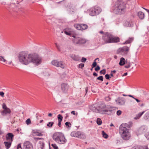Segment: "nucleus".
<instances>
[{
  "instance_id": "38",
  "label": "nucleus",
  "mask_w": 149,
  "mask_h": 149,
  "mask_svg": "<svg viewBox=\"0 0 149 149\" xmlns=\"http://www.w3.org/2000/svg\"><path fill=\"white\" fill-rule=\"evenodd\" d=\"M102 134L103 135V137L105 138H108V135L106 134L104 131H102Z\"/></svg>"
},
{
  "instance_id": "9",
  "label": "nucleus",
  "mask_w": 149,
  "mask_h": 149,
  "mask_svg": "<svg viewBox=\"0 0 149 149\" xmlns=\"http://www.w3.org/2000/svg\"><path fill=\"white\" fill-rule=\"evenodd\" d=\"M130 50V48L127 46L119 48L117 50V53L123 56L126 55Z\"/></svg>"
},
{
  "instance_id": "30",
  "label": "nucleus",
  "mask_w": 149,
  "mask_h": 149,
  "mask_svg": "<svg viewBox=\"0 0 149 149\" xmlns=\"http://www.w3.org/2000/svg\"><path fill=\"white\" fill-rule=\"evenodd\" d=\"M74 27L78 30H81V26L80 24H76L74 25Z\"/></svg>"
},
{
  "instance_id": "21",
  "label": "nucleus",
  "mask_w": 149,
  "mask_h": 149,
  "mask_svg": "<svg viewBox=\"0 0 149 149\" xmlns=\"http://www.w3.org/2000/svg\"><path fill=\"white\" fill-rule=\"evenodd\" d=\"M134 38L133 37H130L125 42L123 43L124 45L131 43L134 40Z\"/></svg>"
},
{
  "instance_id": "47",
  "label": "nucleus",
  "mask_w": 149,
  "mask_h": 149,
  "mask_svg": "<svg viewBox=\"0 0 149 149\" xmlns=\"http://www.w3.org/2000/svg\"><path fill=\"white\" fill-rule=\"evenodd\" d=\"M2 108L4 109H6L8 108L7 107L6 105L4 103L3 104H2Z\"/></svg>"
},
{
  "instance_id": "43",
  "label": "nucleus",
  "mask_w": 149,
  "mask_h": 149,
  "mask_svg": "<svg viewBox=\"0 0 149 149\" xmlns=\"http://www.w3.org/2000/svg\"><path fill=\"white\" fill-rule=\"evenodd\" d=\"M35 133L36 134V135L38 136H42L43 135V134L41 133L38 132H36Z\"/></svg>"
},
{
  "instance_id": "44",
  "label": "nucleus",
  "mask_w": 149,
  "mask_h": 149,
  "mask_svg": "<svg viewBox=\"0 0 149 149\" xmlns=\"http://www.w3.org/2000/svg\"><path fill=\"white\" fill-rule=\"evenodd\" d=\"M100 73L101 74H104L106 73V70L105 69H103L102 70H101L100 72Z\"/></svg>"
},
{
  "instance_id": "48",
  "label": "nucleus",
  "mask_w": 149,
  "mask_h": 149,
  "mask_svg": "<svg viewBox=\"0 0 149 149\" xmlns=\"http://www.w3.org/2000/svg\"><path fill=\"white\" fill-rule=\"evenodd\" d=\"M100 69V66L98 65H97L96 67L95 68V70L96 71H98Z\"/></svg>"
},
{
  "instance_id": "54",
  "label": "nucleus",
  "mask_w": 149,
  "mask_h": 149,
  "mask_svg": "<svg viewBox=\"0 0 149 149\" xmlns=\"http://www.w3.org/2000/svg\"><path fill=\"white\" fill-rule=\"evenodd\" d=\"M4 93L3 92H0V95L3 97L4 96Z\"/></svg>"
},
{
  "instance_id": "41",
  "label": "nucleus",
  "mask_w": 149,
  "mask_h": 149,
  "mask_svg": "<svg viewBox=\"0 0 149 149\" xmlns=\"http://www.w3.org/2000/svg\"><path fill=\"white\" fill-rule=\"evenodd\" d=\"M97 79L101 81H102L103 80V77L102 76H100L97 78Z\"/></svg>"
},
{
  "instance_id": "27",
  "label": "nucleus",
  "mask_w": 149,
  "mask_h": 149,
  "mask_svg": "<svg viewBox=\"0 0 149 149\" xmlns=\"http://www.w3.org/2000/svg\"><path fill=\"white\" fill-rule=\"evenodd\" d=\"M125 63V58L123 57H122L120 58V61L119 63V64L120 65H124Z\"/></svg>"
},
{
  "instance_id": "61",
  "label": "nucleus",
  "mask_w": 149,
  "mask_h": 149,
  "mask_svg": "<svg viewBox=\"0 0 149 149\" xmlns=\"http://www.w3.org/2000/svg\"><path fill=\"white\" fill-rule=\"evenodd\" d=\"M134 99L137 101V102H140V101L137 98H134Z\"/></svg>"
},
{
  "instance_id": "1",
  "label": "nucleus",
  "mask_w": 149,
  "mask_h": 149,
  "mask_svg": "<svg viewBox=\"0 0 149 149\" xmlns=\"http://www.w3.org/2000/svg\"><path fill=\"white\" fill-rule=\"evenodd\" d=\"M19 62L22 64L27 65L32 62L35 64L38 65L40 64L42 61L41 58L36 53L29 54L25 52L19 53L18 56Z\"/></svg>"
},
{
  "instance_id": "32",
  "label": "nucleus",
  "mask_w": 149,
  "mask_h": 149,
  "mask_svg": "<svg viewBox=\"0 0 149 149\" xmlns=\"http://www.w3.org/2000/svg\"><path fill=\"white\" fill-rule=\"evenodd\" d=\"M99 59L98 58H97L95 59L94 61L93 62L92 65V68H93L94 67H95L97 65V63L96 61V60Z\"/></svg>"
},
{
  "instance_id": "36",
  "label": "nucleus",
  "mask_w": 149,
  "mask_h": 149,
  "mask_svg": "<svg viewBox=\"0 0 149 149\" xmlns=\"http://www.w3.org/2000/svg\"><path fill=\"white\" fill-rule=\"evenodd\" d=\"M65 125H66V126L67 127H70L71 126V124L70 122H67L65 123Z\"/></svg>"
},
{
  "instance_id": "4",
  "label": "nucleus",
  "mask_w": 149,
  "mask_h": 149,
  "mask_svg": "<svg viewBox=\"0 0 149 149\" xmlns=\"http://www.w3.org/2000/svg\"><path fill=\"white\" fill-rule=\"evenodd\" d=\"M53 139L57 143L59 144H64L67 142L64 134L59 132L55 133L53 135Z\"/></svg>"
},
{
  "instance_id": "23",
  "label": "nucleus",
  "mask_w": 149,
  "mask_h": 149,
  "mask_svg": "<svg viewBox=\"0 0 149 149\" xmlns=\"http://www.w3.org/2000/svg\"><path fill=\"white\" fill-rule=\"evenodd\" d=\"M113 110L111 109H107L105 110L104 114H107V115H111L112 113Z\"/></svg>"
},
{
  "instance_id": "52",
  "label": "nucleus",
  "mask_w": 149,
  "mask_h": 149,
  "mask_svg": "<svg viewBox=\"0 0 149 149\" xmlns=\"http://www.w3.org/2000/svg\"><path fill=\"white\" fill-rule=\"evenodd\" d=\"M122 112L120 110H118L117 112V114L118 115H120L121 113Z\"/></svg>"
},
{
  "instance_id": "57",
  "label": "nucleus",
  "mask_w": 149,
  "mask_h": 149,
  "mask_svg": "<svg viewBox=\"0 0 149 149\" xmlns=\"http://www.w3.org/2000/svg\"><path fill=\"white\" fill-rule=\"evenodd\" d=\"M17 148V149H18L19 148H21V145L20 143H19L18 145Z\"/></svg>"
},
{
  "instance_id": "6",
  "label": "nucleus",
  "mask_w": 149,
  "mask_h": 149,
  "mask_svg": "<svg viewBox=\"0 0 149 149\" xmlns=\"http://www.w3.org/2000/svg\"><path fill=\"white\" fill-rule=\"evenodd\" d=\"M101 9L99 7L95 6L91 8L88 10L90 15L94 16L98 15L101 11Z\"/></svg>"
},
{
  "instance_id": "5",
  "label": "nucleus",
  "mask_w": 149,
  "mask_h": 149,
  "mask_svg": "<svg viewBox=\"0 0 149 149\" xmlns=\"http://www.w3.org/2000/svg\"><path fill=\"white\" fill-rule=\"evenodd\" d=\"M103 37L105 43L117 42L120 41V39L118 37H114L107 32L105 33Z\"/></svg>"
},
{
  "instance_id": "24",
  "label": "nucleus",
  "mask_w": 149,
  "mask_h": 149,
  "mask_svg": "<svg viewBox=\"0 0 149 149\" xmlns=\"http://www.w3.org/2000/svg\"><path fill=\"white\" fill-rule=\"evenodd\" d=\"M131 149H148V148L147 146H145L144 147L136 146L133 147Z\"/></svg>"
},
{
  "instance_id": "55",
  "label": "nucleus",
  "mask_w": 149,
  "mask_h": 149,
  "mask_svg": "<svg viewBox=\"0 0 149 149\" xmlns=\"http://www.w3.org/2000/svg\"><path fill=\"white\" fill-rule=\"evenodd\" d=\"M130 67V63H129L128 65H126L125 67L126 68H128Z\"/></svg>"
},
{
  "instance_id": "59",
  "label": "nucleus",
  "mask_w": 149,
  "mask_h": 149,
  "mask_svg": "<svg viewBox=\"0 0 149 149\" xmlns=\"http://www.w3.org/2000/svg\"><path fill=\"white\" fill-rule=\"evenodd\" d=\"M61 122L58 121V126H59L60 127L61 126Z\"/></svg>"
},
{
  "instance_id": "13",
  "label": "nucleus",
  "mask_w": 149,
  "mask_h": 149,
  "mask_svg": "<svg viewBox=\"0 0 149 149\" xmlns=\"http://www.w3.org/2000/svg\"><path fill=\"white\" fill-rule=\"evenodd\" d=\"M23 148L24 149H33L32 145L29 141H26L24 143Z\"/></svg>"
},
{
  "instance_id": "15",
  "label": "nucleus",
  "mask_w": 149,
  "mask_h": 149,
  "mask_svg": "<svg viewBox=\"0 0 149 149\" xmlns=\"http://www.w3.org/2000/svg\"><path fill=\"white\" fill-rule=\"evenodd\" d=\"M6 139L8 141L12 142L14 138V135L12 133H8L6 136Z\"/></svg>"
},
{
  "instance_id": "2",
  "label": "nucleus",
  "mask_w": 149,
  "mask_h": 149,
  "mask_svg": "<svg viewBox=\"0 0 149 149\" xmlns=\"http://www.w3.org/2000/svg\"><path fill=\"white\" fill-rule=\"evenodd\" d=\"M132 126L131 122L128 123H123L119 127V133L121 137L125 140H127L130 138V134L129 132V129Z\"/></svg>"
},
{
  "instance_id": "39",
  "label": "nucleus",
  "mask_w": 149,
  "mask_h": 149,
  "mask_svg": "<svg viewBox=\"0 0 149 149\" xmlns=\"http://www.w3.org/2000/svg\"><path fill=\"white\" fill-rule=\"evenodd\" d=\"M26 123L27 125H29L31 123V120L30 118H28L27 119L26 121Z\"/></svg>"
},
{
  "instance_id": "42",
  "label": "nucleus",
  "mask_w": 149,
  "mask_h": 149,
  "mask_svg": "<svg viewBox=\"0 0 149 149\" xmlns=\"http://www.w3.org/2000/svg\"><path fill=\"white\" fill-rule=\"evenodd\" d=\"M44 74L45 76L47 77H49L50 75V74L48 72H44Z\"/></svg>"
},
{
  "instance_id": "60",
  "label": "nucleus",
  "mask_w": 149,
  "mask_h": 149,
  "mask_svg": "<svg viewBox=\"0 0 149 149\" xmlns=\"http://www.w3.org/2000/svg\"><path fill=\"white\" fill-rule=\"evenodd\" d=\"M93 75L94 76H97V73L95 72H94L93 74Z\"/></svg>"
},
{
  "instance_id": "22",
  "label": "nucleus",
  "mask_w": 149,
  "mask_h": 149,
  "mask_svg": "<svg viewBox=\"0 0 149 149\" xmlns=\"http://www.w3.org/2000/svg\"><path fill=\"white\" fill-rule=\"evenodd\" d=\"M11 143L12 142H11L4 141L3 143L5 145L6 148L7 149H8L10 147Z\"/></svg>"
},
{
  "instance_id": "20",
  "label": "nucleus",
  "mask_w": 149,
  "mask_h": 149,
  "mask_svg": "<svg viewBox=\"0 0 149 149\" xmlns=\"http://www.w3.org/2000/svg\"><path fill=\"white\" fill-rule=\"evenodd\" d=\"M11 112V111L10 109L7 108L6 109H4L1 112V114L3 115H6L7 114L10 113Z\"/></svg>"
},
{
  "instance_id": "28",
  "label": "nucleus",
  "mask_w": 149,
  "mask_h": 149,
  "mask_svg": "<svg viewBox=\"0 0 149 149\" xmlns=\"http://www.w3.org/2000/svg\"><path fill=\"white\" fill-rule=\"evenodd\" d=\"M81 26V30H83L87 29L88 26L85 24H80Z\"/></svg>"
},
{
  "instance_id": "16",
  "label": "nucleus",
  "mask_w": 149,
  "mask_h": 149,
  "mask_svg": "<svg viewBox=\"0 0 149 149\" xmlns=\"http://www.w3.org/2000/svg\"><path fill=\"white\" fill-rule=\"evenodd\" d=\"M45 145L43 140L40 141L38 146V149H44Z\"/></svg>"
},
{
  "instance_id": "7",
  "label": "nucleus",
  "mask_w": 149,
  "mask_h": 149,
  "mask_svg": "<svg viewBox=\"0 0 149 149\" xmlns=\"http://www.w3.org/2000/svg\"><path fill=\"white\" fill-rule=\"evenodd\" d=\"M74 38L72 40V41L75 45H80L84 44L86 43L87 40L84 38H81L79 37H76L75 36H72Z\"/></svg>"
},
{
  "instance_id": "50",
  "label": "nucleus",
  "mask_w": 149,
  "mask_h": 149,
  "mask_svg": "<svg viewBox=\"0 0 149 149\" xmlns=\"http://www.w3.org/2000/svg\"><path fill=\"white\" fill-rule=\"evenodd\" d=\"M105 99V100L107 101H110L111 100V98L109 96L106 97Z\"/></svg>"
},
{
  "instance_id": "3",
  "label": "nucleus",
  "mask_w": 149,
  "mask_h": 149,
  "mask_svg": "<svg viewBox=\"0 0 149 149\" xmlns=\"http://www.w3.org/2000/svg\"><path fill=\"white\" fill-rule=\"evenodd\" d=\"M126 9L125 3L122 0H118L115 3L113 11L115 14L120 15L125 13Z\"/></svg>"
},
{
  "instance_id": "18",
  "label": "nucleus",
  "mask_w": 149,
  "mask_h": 149,
  "mask_svg": "<svg viewBox=\"0 0 149 149\" xmlns=\"http://www.w3.org/2000/svg\"><path fill=\"white\" fill-rule=\"evenodd\" d=\"M73 31L72 30L69 28H67L65 29L64 31V32L66 35H68L70 36L71 35V33Z\"/></svg>"
},
{
  "instance_id": "29",
  "label": "nucleus",
  "mask_w": 149,
  "mask_h": 149,
  "mask_svg": "<svg viewBox=\"0 0 149 149\" xmlns=\"http://www.w3.org/2000/svg\"><path fill=\"white\" fill-rule=\"evenodd\" d=\"M71 58L73 60L77 61H79L80 60L79 57L78 56L75 55H72Z\"/></svg>"
},
{
  "instance_id": "45",
  "label": "nucleus",
  "mask_w": 149,
  "mask_h": 149,
  "mask_svg": "<svg viewBox=\"0 0 149 149\" xmlns=\"http://www.w3.org/2000/svg\"><path fill=\"white\" fill-rule=\"evenodd\" d=\"M105 78L107 79H109L110 78H111V77L108 74H107L105 75Z\"/></svg>"
},
{
  "instance_id": "40",
  "label": "nucleus",
  "mask_w": 149,
  "mask_h": 149,
  "mask_svg": "<svg viewBox=\"0 0 149 149\" xmlns=\"http://www.w3.org/2000/svg\"><path fill=\"white\" fill-rule=\"evenodd\" d=\"M52 146L53 149H58V148L56 145L55 144H52Z\"/></svg>"
},
{
  "instance_id": "17",
  "label": "nucleus",
  "mask_w": 149,
  "mask_h": 149,
  "mask_svg": "<svg viewBox=\"0 0 149 149\" xmlns=\"http://www.w3.org/2000/svg\"><path fill=\"white\" fill-rule=\"evenodd\" d=\"M90 109L94 112L98 113V107L96 104H93L90 107Z\"/></svg>"
},
{
  "instance_id": "46",
  "label": "nucleus",
  "mask_w": 149,
  "mask_h": 149,
  "mask_svg": "<svg viewBox=\"0 0 149 149\" xmlns=\"http://www.w3.org/2000/svg\"><path fill=\"white\" fill-rule=\"evenodd\" d=\"M148 117H149V113H147L145 114L144 118L145 119H148Z\"/></svg>"
},
{
  "instance_id": "19",
  "label": "nucleus",
  "mask_w": 149,
  "mask_h": 149,
  "mask_svg": "<svg viewBox=\"0 0 149 149\" xmlns=\"http://www.w3.org/2000/svg\"><path fill=\"white\" fill-rule=\"evenodd\" d=\"M116 101L117 104L120 105H123L125 102L124 99L123 98L116 100Z\"/></svg>"
},
{
  "instance_id": "34",
  "label": "nucleus",
  "mask_w": 149,
  "mask_h": 149,
  "mask_svg": "<svg viewBox=\"0 0 149 149\" xmlns=\"http://www.w3.org/2000/svg\"><path fill=\"white\" fill-rule=\"evenodd\" d=\"M54 124V123L52 122H49L47 125V126L48 127H49L51 128L52 127L53 125Z\"/></svg>"
},
{
  "instance_id": "37",
  "label": "nucleus",
  "mask_w": 149,
  "mask_h": 149,
  "mask_svg": "<svg viewBox=\"0 0 149 149\" xmlns=\"http://www.w3.org/2000/svg\"><path fill=\"white\" fill-rule=\"evenodd\" d=\"M0 61L3 62H6L7 61L5 60L4 58L2 56H0Z\"/></svg>"
},
{
  "instance_id": "26",
  "label": "nucleus",
  "mask_w": 149,
  "mask_h": 149,
  "mask_svg": "<svg viewBox=\"0 0 149 149\" xmlns=\"http://www.w3.org/2000/svg\"><path fill=\"white\" fill-rule=\"evenodd\" d=\"M138 15L141 19H143L144 17V14L141 11H139L138 13Z\"/></svg>"
},
{
  "instance_id": "49",
  "label": "nucleus",
  "mask_w": 149,
  "mask_h": 149,
  "mask_svg": "<svg viewBox=\"0 0 149 149\" xmlns=\"http://www.w3.org/2000/svg\"><path fill=\"white\" fill-rule=\"evenodd\" d=\"M84 66V64L83 63H81L79 65V68H82Z\"/></svg>"
},
{
  "instance_id": "8",
  "label": "nucleus",
  "mask_w": 149,
  "mask_h": 149,
  "mask_svg": "<svg viewBox=\"0 0 149 149\" xmlns=\"http://www.w3.org/2000/svg\"><path fill=\"white\" fill-rule=\"evenodd\" d=\"M72 136L78 137L79 138L84 139L86 138V136L83 132L80 131H73L70 134Z\"/></svg>"
},
{
  "instance_id": "25",
  "label": "nucleus",
  "mask_w": 149,
  "mask_h": 149,
  "mask_svg": "<svg viewBox=\"0 0 149 149\" xmlns=\"http://www.w3.org/2000/svg\"><path fill=\"white\" fill-rule=\"evenodd\" d=\"M145 111H143L142 112L139 113L138 114L136 115V117L134 118L135 119H138L142 115L145 113Z\"/></svg>"
},
{
  "instance_id": "10",
  "label": "nucleus",
  "mask_w": 149,
  "mask_h": 149,
  "mask_svg": "<svg viewBox=\"0 0 149 149\" xmlns=\"http://www.w3.org/2000/svg\"><path fill=\"white\" fill-rule=\"evenodd\" d=\"M52 64L55 66L60 67L62 68H64L65 67V65L62 61H58L56 60H54L52 61Z\"/></svg>"
},
{
  "instance_id": "56",
  "label": "nucleus",
  "mask_w": 149,
  "mask_h": 149,
  "mask_svg": "<svg viewBox=\"0 0 149 149\" xmlns=\"http://www.w3.org/2000/svg\"><path fill=\"white\" fill-rule=\"evenodd\" d=\"M34 139L36 141H37L40 139H43L42 138H35Z\"/></svg>"
},
{
  "instance_id": "63",
  "label": "nucleus",
  "mask_w": 149,
  "mask_h": 149,
  "mask_svg": "<svg viewBox=\"0 0 149 149\" xmlns=\"http://www.w3.org/2000/svg\"><path fill=\"white\" fill-rule=\"evenodd\" d=\"M127 72L125 73L124 74H123V76H126L127 75Z\"/></svg>"
},
{
  "instance_id": "64",
  "label": "nucleus",
  "mask_w": 149,
  "mask_h": 149,
  "mask_svg": "<svg viewBox=\"0 0 149 149\" xmlns=\"http://www.w3.org/2000/svg\"><path fill=\"white\" fill-rule=\"evenodd\" d=\"M69 117L68 114L66 113V116H65V118H68Z\"/></svg>"
},
{
  "instance_id": "51",
  "label": "nucleus",
  "mask_w": 149,
  "mask_h": 149,
  "mask_svg": "<svg viewBox=\"0 0 149 149\" xmlns=\"http://www.w3.org/2000/svg\"><path fill=\"white\" fill-rule=\"evenodd\" d=\"M86 58L83 57L81 59V61L82 62H84L86 61Z\"/></svg>"
},
{
  "instance_id": "12",
  "label": "nucleus",
  "mask_w": 149,
  "mask_h": 149,
  "mask_svg": "<svg viewBox=\"0 0 149 149\" xmlns=\"http://www.w3.org/2000/svg\"><path fill=\"white\" fill-rule=\"evenodd\" d=\"M106 109V105L104 104H100L98 107V113L101 114H104L105 110Z\"/></svg>"
},
{
  "instance_id": "58",
  "label": "nucleus",
  "mask_w": 149,
  "mask_h": 149,
  "mask_svg": "<svg viewBox=\"0 0 149 149\" xmlns=\"http://www.w3.org/2000/svg\"><path fill=\"white\" fill-rule=\"evenodd\" d=\"M75 111H72L71 112V113L72 114H73L74 115H77V114H75Z\"/></svg>"
},
{
  "instance_id": "11",
  "label": "nucleus",
  "mask_w": 149,
  "mask_h": 149,
  "mask_svg": "<svg viewBox=\"0 0 149 149\" xmlns=\"http://www.w3.org/2000/svg\"><path fill=\"white\" fill-rule=\"evenodd\" d=\"M147 127L145 125L141 127L138 130L137 133L138 134H141L146 132L147 130Z\"/></svg>"
},
{
  "instance_id": "62",
  "label": "nucleus",
  "mask_w": 149,
  "mask_h": 149,
  "mask_svg": "<svg viewBox=\"0 0 149 149\" xmlns=\"http://www.w3.org/2000/svg\"><path fill=\"white\" fill-rule=\"evenodd\" d=\"M52 113H49L48 114V116L49 117H52Z\"/></svg>"
},
{
  "instance_id": "53",
  "label": "nucleus",
  "mask_w": 149,
  "mask_h": 149,
  "mask_svg": "<svg viewBox=\"0 0 149 149\" xmlns=\"http://www.w3.org/2000/svg\"><path fill=\"white\" fill-rule=\"evenodd\" d=\"M145 136L148 140H149V132L146 134Z\"/></svg>"
},
{
  "instance_id": "33",
  "label": "nucleus",
  "mask_w": 149,
  "mask_h": 149,
  "mask_svg": "<svg viewBox=\"0 0 149 149\" xmlns=\"http://www.w3.org/2000/svg\"><path fill=\"white\" fill-rule=\"evenodd\" d=\"M57 118L58 120V122H61L62 120L63 117L60 114H58L57 116Z\"/></svg>"
},
{
  "instance_id": "31",
  "label": "nucleus",
  "mask_w": 149,
  "mask_h": 149,
  "mask_svg": "<svg viewBox=\"0 0 149 149\" xmlns=\"http://www.w3.org/2000/svg\"><path fill=\"white\" fill-rule=\"evenodd\" d=\"M97 123L98 125H100L102 123V121L101 119L100 118H98L97 119Z\"/></svg>"
},
{
  "instance_id": "35",
  "label": "nucleus",
  "mask_w": 149,
  "mask_h": 149,
  "mask_svg": "<svg viewBox=\"0 0 149 149\" xmlns=\"http://www.w3.org/2000/svg\"><path fill=\"white\" fill-rule=\"evenodd\" d=\"M125 23L126 24V26H127L132 27L133 25V24L132 23L129 24V22L127 21L125 22Z\"/></svg>"
},
{
  "instance_id": "14",
  "label": "nucleus",
  "mask_w": 149,
  "mask_h": 149,
  "mask_svg": "<svg viewBox=\"0 0 149 149\" xmlns=\"http://www.w3.org/2000/svg\"><path fill=\"white\" fill-rule=\"evenodd\" d=\"M61 88L63 93H66L68 92L69 86L66 83H63L61 84Z\"/></svg>"
}]
</instances>
